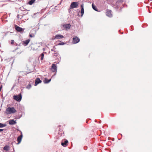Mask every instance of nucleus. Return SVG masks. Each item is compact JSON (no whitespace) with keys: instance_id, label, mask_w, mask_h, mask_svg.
I'll list each match as a JSON object with an SVG mask.
<instances>
[{"instance_id":"6ab92c4d","label":"nucleus","mask_w":152,"mask_h":152,"mask_svg":"<svg viewBox=\"0 0 152 152\" xmlns=\"http://www.w3.org/2000/svg\"><path fill=\"white\" fill-rule=\"evenodd\" d=\"M7 125L0 123V128H3L6 126Z\"/></svg>"},{"instance_id":"6e6552de","label":"nucleus","mask_w":152,"mask_h":152,"mask_svg":"<svg viewBox=\"0 0 152 152\" xmlns=\"http://www.w3.org/2000/svg\"><path fill=\"white\" fill-rule=\"evenodd\" d=\"M15 30L21 32L23 30L22 28L17 25L15 26Z\"/></svg>"},{"instance_id":"cd10ccee","label":"nucleus","mask_w":152,"mask_h":152,"mask_svg":"<svg viewBox=\"0 0 152 152\" xmlns=\"http://www.w3.org/2000/svg\"><path fill=\"white\" fill-rule=\"evenodd\" d=\"M3 130V129H0V132Z\"/></svg>"},{"instance_id":"a211bd4d","label":"nucleus","mask_w":152,"mask_h":152,"mask_svg":"<svg viewBox=\"0 0 152 152\" xmlns=\"http://www.w3.org/2000/svg\"><path fill=\"white\" fill-rule=\"evenodd\" d=\"M35 0H31L28 2V4L30 5H32L35 1Z\"/></svg>"},{"instance_id":"39448f33","label":"nucleus","mask_w":152,"mask_h":152,"mask_svg":"<svg viewBox=\"0 0 152 152\" xmlns=\"http://www.w3.org/2000/svg\"><path fill=\"white\" fill-rule=\"evenodd\" d=\"M52 70L53 72H55L56 73L57 72V67L56 64H53L51 66Z\"/></svg>"},{"instance_id":"f8f14e48","label":"nucleus","mask_w":152,"mask_h":152,"mask_svg":"<svg viewBox=\"0 0 152 152\" xmlns=\"http://www.w3.org/2000/svg\"><path fill=\"white\" fill-rule=\"evenodd\" d=\"M64 36L61 34H58L55 36L54 39H60L64 37Z\"/></svg>"},{"instance_id":"f257e3e1","label":"nucleus","mask_w":152,"mask_h":152,"mask_svg":"<svg viewBox=\"0 0 152 152\" xmlns=\"http://www.w3.org/2000/svg\"><path fill=\"white\" fill-rule=\"evenodd\" d=\"M16 112V110L14 107H8L7 108L6 110V113L7 114L14 113Z\"/></svg>"},{"instance_id":"412c9836","label":"nucleus","mask_w":152,"mask_h":152,"mask_svg":"<svg viewBox=\"0 0 152 152\" xmlns=\"http://www.w3.org/2000/svg\"><path fill=\"white\" fill-rule=\"evenodd\" d=\"M31 84H29L28 85V86H26V88L28 89H29L30 88H31Z\"/></svg>"},{"instance_id":"9d476101","label":"nucleus","mask_w":152,"mask_h":152,"mask_svg":"<svg viewBox=\"0 0 152 152\" xmlns=\"http://www.w3.org/2000/svg\"><path fill=\"white\" fill-rule=\"evenodd\" d=\"M106 15L107 16L110 17H111L112 16V14H111V11L110 10H109L107 11L106 13Z\"/></svg>"},{"instance_id":"4468645a","label":"nucleus","mask_w":152,"mask_h":152,"mask_svg":"<svg viewBox=\"0 0 152 152\" xmlns=\"http://www.w3.org/2000/svg\"><path fill=\"white\" fill-rule=\"evenodd\" d=\"M68 142V140H66L64 141V142H61V145L64 147L66 146L67 145Z\"/></svg>"},{"instance_id":"1a4fd4ad","label":"nucleus","mask_w":152,"mask_h":152,"mask_svg":"<svg viewBox=\"0 0 152 152\" xmlns=\"http://www.w3.org/2000/svg\"><path fill=\"white\" fill-rule=\"evenodd\" d=\"M30 41V39H28L27 40L23 41L22 42V44L24 46H26Z\"/></svg>"},{"instance_id":"5701e85b","label":"nucleus","mask_w":152,"mask_h":152,"mask_svg":"<svg viewBox=\"0 0 152 152\" xmlns=\"http://www.w3.org/2000/svg\"><path fill=\"white\" fill-rule=\"evenodd\" d=\"M65 44V43H64L63 42H61V43H59L58 44V45H63Z\"/></svg>"},{"instance_id":"20e7f679","label":"nucleus","mask_w":152,"mask_h":152,"mask_svg":"<svg viewBox=\"0 0 152 152\" xmlns=\"http://www.w3.org/2000/svg\"><path fill=\"white\" fill-rule=\"evenodd\" d=\"M70 26V24H64L62 25V28L64 30H67L69 29Z\"/></svg>"},{"instance_id":"393cba45","label":"nucleus","mask_w":152,"mask_h":152,"mask_svg":"<svg viewBox=\"0 0 152 152\" xmlns=\"http://www.w3.org/2000/svg\"><path fill=\"white\" fill-rule=\"evenodd\" d=\"M80 7H81V9L84 8H83V7H84V4H81Z\"/></svg>"},{"instance_id":"2eb2a0df","label":"nucleus","mask_w":152,"mask_h":152,"mask_svg":"<svg viewBox=\"0 0 152 152\" xmlns=\"http://www.w3.org/2000/svg\"><path fill=\"white\" fill-rule=\"evenodd\" d=\"M51 79H50L49 80H48V79L45 78V80H44V82L45 83H49L50 82V81H51Z\"/></svg>"},{"instance_id":"f3484780","label":"nucleus","mask_w":152,"mask_h":152,"mask_svg":"<svg viewBox=\"0 0 152 152\" xmlns=\"http://www.w3.org/2000/svg\"><path fill=\"white\" fill-rule=\"evenodd\" d=\"M9 147L8 146L6 145L4 148V149L6 151H8L9 149Z\"/></svg>"},{"instance_id":"423d86ee","label":"nucleus","mask_w":152,"mask_h":152,"mask_svg":"<svg viewBox=\"0 0 152 152\" xmlns=\"http://www.w3.org/2000/svg\"><path fill=\"white\" fill-rule=\"evenodd\" d=\"M80 39L77 37H74L73 39L72 42L73 44H76L80 41Z\"/></svg>"},{"instance_id":"4be33fe9","label":"nucleus","mask_w":152,"mask_h":152,"mask_svg":"<svg viewBox=\"0 0 152 152\" xmlns=\"http://www.w3.org/2000/svg\"><path fill=\"white\" fill-rule=\"evenodd\" d=\"M44 57V54L43 53H42L41 54V60H42L43 59V58Z\"/></svg>"},{"instance_id":"bb28decb","label":"nucleus","mask_w":152,"mask_h":152,"mask_svg":"<svg viewBox=\"0 0 152 152\" xmlns=\"http://www.w3.org/2000/svg\"><path fill=\"white\" fill-rule=\"evenodd\" d=\"M2 86L1 85V87H0V92L1 91V88H2Z\"/></svg>"},{"instance_id":"ddd939ff","label":"nucleus","mask_w":152,"mask_h":152,"mask_svg":"<svg viewBox=\"0 0 152 152\" xmlns=\"http://www.w3.org/2000/svg\"><path fill=\"white\" fill-rule=\"evenodd\" d=\"M9 124L10 125H13L16 124V121H14L13 120H10L9 121Z\"/></svg>"},{"instance_id":"dca6fc26","label":"nucleus","mask_w":152,"mask_h":152,"mask_svg":"<svg viewBox=\"0 0 152 152\" xmlns=\"http://www.w3.org/2000/svg\"><path fill=\"white\" fill-rule=\"evenodd\" d=\"M92 8L94 10H95L98 11L97 9L96 8L95 6L94 5V4H92Z\"/></svg>"},{"instance_id":"9b49d317","label":"nucleus","mask_w":152,"mask_h":152,"mask_svg":"<svg viewBox=\"0 0 152 152\" xmlns=\"http://www.w3.org/2000/svg\"><path fill=\"white\" fill-rule=\"evenodd\" d=\"M41 82L42 81L39 78H37L35 81V84L34 85L36 86L39 83H41Z\"/></svg>"},{"instance_id":"0eeeda50","label":"nucleus","mask_w":152,"mask_h":152,"mask_svg":"<svg viewBox=\"0 0 152 152\" xmlns=\"http://www.w3.org/2000/svg\"><path fill=\"white\" fill-rule=\"evenodd\" d=\"M21 133V134L18 136L17 138V141L18 142V144H19L21 142L22 139L23 137V135L22 134V132L21 131H20Z\"/></svg>"},{"instance_id":"7ed1b4c3","label":"nucleus","mask_w":152,"mask_h":152,"mask_svg":"<svg viewBox=\"0 0 152 152\" xmlns=\"http://www.w3.org/2000/svg\"><path fill=\"white\" fill-rule=\"evenodd\" d=\"M13 98L15 100L20 102L22 99L21 95V94H20L18 95H14L13 96Z\"/></svg>"},{"instance_id":"a878e982","label":"nucleus","mask_w":152,"mask_h":152,"mask_svg":"<svg viewBox=\"0 0 152 152\" xmlns=\"http://www.w3.org/2000/svg\"><path fill=\"white\" fill-rule=\"evenodd\" d=\"M14 40H11V44H13L14 43Z\"/></svg>"},{"instance_id":"b1692460","label":"nucleus","mask_w":152,"mask_h":152,"mask_svg":"<svg viewBox=\"0 0 152 152\" xmlns=\"http://www.w3.org/2000/svg\"><path fill=\"white\" fill-rule=\"evenodd\" d=\"M29 37H32L34 36V34H30L29 35Z\"/></svg>"},{"instance_id":"f03ea898","label":"nucleus","mask_w":152,"mask_h":152,"mask_svg":"<svg viewBox=\"0 0 152 152\" xmlns=\"http://www.w3.org/2000/svg\"><path fill=\"white\" fill-rule=\"evenodd\" d=\"M78 5V3L77 2H74L71 3L70 8V9H74L76 8L77 7Z\"/></svg>"},{"instance_id":"aec40b11","label":"nucleus","mask_w":152,"mask_h":152,"mask_svg":"<svg viewBox=\"0 0 152 152\" xmlns=\"http://www.w3.org/2000/svg\"><path fill=\"white\" fill-rule=\"evenodd\" d=\"M81 16H82L84 13V8L81 9Z\"/></svg>"},{"instance_id":"c85d7f7f","label":"nucleus","mask_w":152,"mask_h":152,"mask_svg":"<svg viewBox=\"0 0 152 152\" xmlns=\"http://www.w3.org/2000/svg\"><path fill=\"white\" fill-rule=\"evenodd\" d=\"M33 50H34V48L33 49H32V48H31Z\"/></svg>"}]
</instances>
